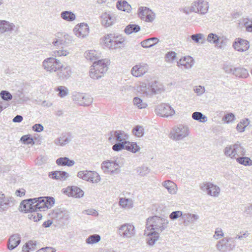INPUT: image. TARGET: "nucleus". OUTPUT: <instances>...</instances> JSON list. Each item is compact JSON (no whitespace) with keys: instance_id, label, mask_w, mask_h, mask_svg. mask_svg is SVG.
<instances>
[{"instance_id":"1","label":"nucleus","mask_w":252,"mask_h":252,"mask_svg":"<svg viewBox=\"0 0 252 252\" xmlns=\"http://www.w3.org/2000/svg\"><path fill=\"white\" fill-rule=\"evenodd\" d=\"M168 223L169 221L167 219L155 216L147 219L146 228L148 230L158 232V234H159L167 227Z\"/></svg>"},{"instance_id":"2","label":"nucleus","mask_w":252,"mask_h":252,"mask_svg":"<svg viewBox=\"0 0 252 252\" xmlns=\"http://www.w3.org/2000/svg\"><path fill=\"white\" fill-rule=\"evenodd\" d=\"M103 41L109 49L122 48L125 46V38L121 34H107L103 38Z\"/></svg>"},{"instance_id":"3","label":"nucleus","mask_w":252,"mask_h":252,"mask_svg":"<svg viewBox=\"0 0 252 252\" xmlns=\"http://www.w3.org/2000/svg\"><path fill=\"white\" fill-rule=\"evenodd\" d=\"M190 134L189 127L186 125H179L174 126L169 134V137L175 141L184 140Z\"/></svg>"},{"instance_id":"4","label":"nucleus","mask_w":252,"mask_h":252,"mask_svg":"<svg viewBox=\"0 0 252 252\" xmlns=\"http://www.w3.org/2000/svg\"><path fill=\"white\" fill-rule=\"evenodd\" d=\"M61 64L59 60L54 57H49L43 60L42 66L47 72L53 73L60 69Z\"/></svg>"},{"instance_id":"5","label":"nucleus","mask_w":252,"mask_h":252,"mask_svg":"<svg viewBox=\"0 0 252 252\" xmlns=\"http://www.w3.org/2000/svg\"><path fill=\"white\" fill-rule=\"evenodd\" d=\"M72 99L75 103L83 106H89L93 101V97L90 95L77 92H75L72 94Z\"/></svg>"},{"instance_id":"6","label":"nucleus","mask_w":252,"mask_h":252,"mask_svg":"<svg viewBox=\"0 0 252 252\" xmlns=\"http://www.w3.org/2000/svg\"><path fill=\"white\" fill-rule=\"evenodd\" d=\"M209 9L208 3L203 0H198L192 2L189 7V11L202 15L207 13Z\"/></svg>"},{"instance_id":"7","label":"nucleus","mask_w":252,"mask_h":252,"mask_svg":"<svg viewBox=\"0 0 252 252\" xmlns=\"http://www.w3.org/2000/svg\"><path fill=\"white\" fill-rule=\"evenodd\" d=\"M108 140L111 143H114L116 142H121L128 139V135L124 131L112 130L107 135Z\"/></svg>"},{"instance_id":"8","label":"nucleus","mask_w":252,"mask_h":252,"mask_svg":"<svg viewBox=\"0 0 252 252\" xmlns=\"http://www.w3.org/2000/svg\"><path fill=\"white\" fill-rule=\"evenodd\" d=\"M200 189L209 195L218 197L220 195V188L217 185L210 182L203 183L200 186Z\"/></svg>"},{"instance_id":"9","label":"nucleus","mask_w":252,"mask_h":252,"mask_svg":"<svg viewBox=\"0 0 252 252\" xmlns=\"http://www.w3.org/2000/svg\"><path fill=\"white\" fill-rule=\"evenodd\" d=\"M19 26L18 25H15L8 21L0 20V33H4L9 32L12 33H18L19 32Z\"/></svg>"},{"instance_id":"10","label":"nucleus","mask_w":252,"mask_h":252,"mask_svg":"<svg viewBox=\"0 0 252 252\" xmlns=\"http://www.w3.org/2000/svg\"><path fill=\"white\" fill-rule=\"evenodd\" d=\"M118 233L124 238H130L135 234V227L129 223H125L119 227Z\"/></svg>"},{"instance_id":"11","label":"nucleus","mask_w":252,"mask_h":252,"mask_svg":"<svg viewBox=\"0 0 252 252\" xmlns=\"http://www.w3.org/2000/svg\"><path fill=\"white\" fill-rule=\"evenodd\" d=\"M149 65L145 63H140L132 67L131 69L132 75L136 77H140L145 74L149 70Z\"/></svg>"},{"instance_id":"12","label":"nucleus","mask_w":252,"mask_h":252,"mask_svg":"<svg viewBox=\"0 0 252 252\" xmlns=\"http://www.w3.org/2000/svg\"><path fill=\"white\" fill-rule=\"evenodd\" d=\"M158 115L162 117H168L173 116L175 111L170 106L165 103H162L158 106L155 110Z\"/></svg>"},{"instance_id":"13","label":"nucleus","mask_w":252,"mask_h":252,"mask_svg":"<svg viewBox=\"0 0 252 252\" xmlns=\"http://www.w3.org/2000/svg\"><path fill=\"white\" fill-rule=\"evenodd\" d=\"M234 239L230 237H224L219 241L216 244V248L221 252H226L231 249L230 242H233Z\"/></svg>"},{"instance_id":"14","label":"nucleus","mask_w":252,"mask_h":252,"mask_svg":"<svg viewBox=\"0 0 252 252\" xmlns=\"http://www.w3.org/2000/svg\"><path fill=\"white\" fill-rule=\"evenodd\" d=\"M101 22L105 27L112 26L116 21V15L110 12H104L101 16Z\"/></svg>"},{"instance_id":"15","label":"nucleus","mask_w":252,"mask_h":252,"mask_svg":"<svg viewBox=\"0 0 252 252\" xmlns=\"http://www.w3.org/2000/svg\"><path fill=\"white\" fill-rule=\"evenodd\" d=\"M119 166L118 163L113 160H107L104 161L101 163V168L105 173H114L119 169Z\"/></svg>"},{"instance_id":"16","label":"nucleus","mask_w":252,"mask_h":252,"mask_svg":"<svg viewBox=\"0 0 252 252\" xmlns=\"http://www.w3.org/2000/svg\"><path fill=\"white\" fill-rule=\"evenodd\" d=\"M35 199H29L21 202L20 210L25 213L34 212V204L36 203Z\"/></svg>"},{"instance_id":"17","label":"nucleus","mask_w":252,"mask_h":252,"mask_svg":"<svg viewBox=\"0 0 252 252\" xmlns=\"http://www.w3.org/2000/svg\"><path fill=\"white\" fill-rule=\"evenodd\" d=\"M233 47L238 51L244 52L249 48V43L246 40L238 38L233 43Z\"/></svg>"},{"instance_id":"18","label":"nucleus","mask_w":252,"mask_h":252,"mask_svg":"<svg viewBox=\"0 0 252 252\" xmlns=\"http://www.w3.org/2000/svg\"><path fill=\"white\" fill-rule=\"evenodd\" d=\"M89 29L88 25L81 23L80 25L76 26L73 29L75 34L78 37L84 38L88 35Z\"/></svg>"},{"instance_id":"19","label":"nucleus","mask_w":252,"mask_h":252,"mask_svg":"<svg viewBox=\"0 0 252 252\" xmlns=\"http://www.w3.org/2000/svg\"><path fill=\"white\" fill-rule=\"evenodd\" d=\"M225 69L226 72H232L239 77L246 78L249 75L248 70L242 67L231 68L226 66Z\"/></svg>"},{"instance_id":"20","label":"nucleus","mask_w":252,"mask_h":252,"mask_svg":"<svg viewBox=\"0 0 252 252\" xmlns=\"http://www.w3.org/2000/svg\"><path fill=\"white\" fill-rule=\"evenodd\" d=\"M177 66L179 67L185 69H190L192 67L194 64V60L190 56H186L181 59L177 63Z\"/></svg>"},{"instance_id":"21","label":"nucleus","mask_w":252,"mask_h":252,"mask_svg":"<svg viewBox=\"0 0 252 252\" xmlns=\"http://www.w3.org/2000/svg\"><path fill=\"white\" fill-rule=\"evenodd\" d=\"M65 192L68 196L75 198H80L84 195V191L76 186L67 187L66 189Z\"/></svg>"},{"instance_id":"22","label":"nucleus","mask_w":252,"mask_h":252,"mask_svg":"<svg viewBox=\"0 0 252 252\" xmlns=\"http://www.w3.org/2000/svg\"><path fill=\"white\" fill-rule=\"evenodd\" d=\"M21 243V236L19 234H14L11 235L8 240L7 248L9 250L16 248Z\"/></svg>"},{"instance_id":"23","label":"nucleus","mask_w":252,"mask_h":252,"mask_svg":"<svg viewBox=\"0 0 252 252\" xmlns=\"http://www.w3.org/2000/svg\"><path fill=\"white\" fill-rule=\"evenodd\" d=\"M94 67H97L98 72L103 75L106 72L108 68V61L106 59L98 60V61L94 62L93 65Z\"/></svg>"},{"instance_id":"24","label":"nucleus","mask_w":252,"mask_h":252,"mask_svg":"<svg viewBox=\"0 0 252 252\" xmlns=\"http://www.w3.org/2000/svg\"><path fill=\"white\" fill-rule=\"evenodd\" d=\"M12 198L11 197H6L3 193H0V212H3L6 211L10 204L12 202Z\"/></svg>"},{"instance_id":"25","label":"nucleus","mask_w":252,"mask_h":252,"mask_svg":"<svg viewBox=\"0 0 252 252\" xmlns=\"http://www.w3.org/2000/svg\"><path fill=\"white\" fill-rule=\"evenodd\" d=\"M161 185L165 188L168 192L172 195L177 193L178 187L177 185L171 180H166L161 183Z\"/></svg>"},{"instance_id":"26","label":"nucleus","mask_w":252,"mask_h":252,"mask_svg":"<svg viewBox=\"0 0 252 252\" xmlns=\"http://www.w3.org/2000/svg\"><path fill=\"white\" fill-rule=\"evenodd\" d=\"M57 71L58 76L62 79L68 78L72 73L71 67L69 66L63 67L61 64V68Z\"/></svg>"},{"instance_id":"27","label":"nucleus","mask_w":252,"mask_h":252,"mask_svg":"<svg viewBox=\"0 0 252 252\" xmlns=\"http://www.w3.org/2000/svg\"><path fill=\"white\" fill-rule=\"evenodd\" d=\"M150 89L153 95L161 93L164 91V87L160 83L154 81L150 83Z\"/></svg>"},{"instance_id":"28","label":"nucleus","mask_w":252,"mask_h":252,"mask_svg":"<svg viewBox=\"0 0 252 252\" xmlns=\"http://www.w3.org/2000/svg\"><path fill=\"white\" fill-rule=\"evenodd\" d=\"M49 176L53 179L64 181L68 177L69 175L65 171H55L50 172Z\"/></svg>"},{"instance_id":"29","label":"nucleus","mask_w":252,"mask_h":252,"mask_svg":"<svg viewBox=\"0 0 252 252\" xmlns=\"http://www.w3.org/2000/svg\"><path fill=\"white\" fill-rule=\"evenodd\" d=\"M34 199H35V201H36L33 206L35 211H44L45 209H47V204H46L44 197L34 198Z\"/></svg>"},{"instance_id":"30","label":"nucleus","mask_w":252,"mask_h":252,"mask_svg":"<svg viewBox=\"0 0 252 252\" xmlns=\"http://www.w3.org/2000/svg\"><path fill=\"white\" fill-rule=\"evenodd\" d=\"M233 144L236 158L240 156H244L246 155V151L240 142L237 141Z\"/></svg>"},{"instance_id":"31","label":"nucleus","mask_w":252,"mask_h":252,"mask_svg":"<svg viewBox=\"0 0 252 252\" xmlns=\"http://www.w3.org/2000/svg\"><path fill=\"white\" fill-rule=\"evenodd\" d=\"M119 204L123 209H130L133 207V201L131 199L122 197L119 199Z\"/></svg>"},{"instance_id":"32","label":"nucleus","mask_w":252,"mask_h":252,"mask_svg":"<svg viewBox=\"0 0 252 252\" xmlns=\"http://www.w3.org/2000/svg\"><path fill=\"white\" fill-rule=\"evenodd\" d=\"M71 140V136L67 134H62L60 137L56 139L54 142L56 145L63 146L68 144Z\"/></svg>"},{"instance_id":"33","label":"nucleus","mask_w":252,"mask_h":252,"mask_svg":"<svg viewBox=\"0 0 252 252\" xmlns=\"http://www.w3.org/2000/svg\"><path fill=\"white\" fill-rule=\"evenodd\" d=\"M85 56L88 60L95 62L100 58V53L96 50H91L85 52Z\"/></svg>"},{"instance_id":"34","label":"nucleus","mask_w":252,"mask_h":252,"mask_svg":"<svg viewBox=\"0 0 252 252\" xmlns=\"http://www.w3.org/2000/svg\"><path fill=\"white\" fill-rule=\"evenodd\" d=\"M199 218V217L197 215L192 214L190 213H185L184 214L183 219L184 220V223L186 224L190 223H193Z\"/></svg>"},{"instance_id":"35","label":"nucleus","mask_w":252,"mask_h":252,"mask_svg":"<svg viewBox=\"0 0 252 252\" xmlns=\"http://www.w3.org/2000/svg\"><path fill=\"white\" fill-rule=\"evenodd\" d=\"M14 101L16 103L21 104L30 100V98L24 95L21 91L18 90L13 96Z\"/></svg>"},{"instance_id":"36","label":"nucleus","mask_w":252,"mask_h":252,"mask_svg":"<svg viewBox=\"0 0 252 252\" xmlns=\"http://www.w3.org/2000/svg\"><path fill=\"white\" fill-rule=\"evenodd\" d=\"M158 41L159 40L157 37H151L142 41L141 45L143 48H147L154 46Z\"/></svg>"},{"instance_id":"37","label":"nucleus","mask_w":252,"mask_h":252,"mask_svg":"<svg viewBox=\"0 0 252 252\" xmlns=\"http://www.w3.org/2000/svg\"><path fill=\"white\" fill-rule=\"evenodd\" d=\"M125 149L132 153H136L140 150V147L135 142L125 141Z\"/></svg>"},{"instance_id":"38","label":"nucleus","mask_w":252,"mask_h":252,"mask_svg":"<svg viewBox=\"0 0 252 252\" xmlns=\"http://www.w3.org/2000/svg\"><path fill=\"white\" fill-rule=\"evenodd\" d=\"M56 162L58 165L68 166H72L75 163L74 160L69 159L68 158L66 157L60 158H58L56 160Z\"/></svg>"},{"instance_id":"39","label":"nucleus","mask_w":252,"mask_h":252,"mask_svg":"<svg viewBox=\"0 0 252 252\" xmlns=\"http://www.w3.org/2000/svg\"><path fill=\"white\" fill-rule=\"evenodd\" d=\"M55 217L57 219L61 220L62 221H66L69 218V214L67 211L59 210L56 212Z\"/></svg>"},{"instance_id":"40","label":"nucleus","mask_w":252,"mask_h":252,"mask_svg":"<svg viewBox=\"0 0 252 252\" xmlns=\"http://www.w3.org/2000/svg\"><path fill=\"white\" fill-rule=\"evenodd\" d=\"M224 154L232 159H236L234 144L227 145L223 150Z\"/></svg>"},{"instance_id":"41","label":"nucleus","mask_w":252,"mask_h":252,"mask_svg":"<svg viewBox=\"0 0 252 252\" xmlns=\"http://www.w3.org/2000/svg\"><path fill=\"white\" fill-rule=\"evenodd\" d=\"M138 92L142 93L145 96L152 95V92L150 89V83L148 85H147L145 83H142L138 87Z\"/></svg>"},{"instance_id":"42","label":"nucleus","mask_w":252,"mask_h":252,"mask_svg":"<svg viewBox=\"0 0 252 252\" xmlns=\"http://www.w3.org/2000/svg\"><path fill=\"white\" fill-rule=\"evenodd\" d=\"M140 27L135 24H129L125 29V32L126 34H130L132 33H136L140 30Z\"/></svg>"},{"instance_id":"43","label":"nucleus","mask_w":252,"mask_h":252,"mask_svg":"<svg viewBox=\"0 0 252 252\" xmlns=\"http://www.w3.org/2000/svg\"><path fill=\"white\" fill-rule=\"evenodd\" d=\"M61 18L66 21L72 22L74 21L76 16L71 11H64L61 14Z\"/></svg>"},{"instance_id":"44","label":"nucleus","mask_w":252,"mask_h":252,"mask_svg":"<svg viewBox=\"0 0 252 252\" xmlns=\"http://www.w3.org/2000/svg\"><path fill=\"white\" fill-rule=\"evenodd\" d=\"M117 7L119 10L127 12L130 11L131 9L130 5L125 0L118 1L117 3Z\"/></svg>"},{"instance_id":"45","label":"nucleus","mask_w":252,"mask_h":252,"mask_svg":"<svg viewBox=\"0 0 252 252\" xmlns=\"http://www.w3.org/2000/svg\"><path fill=\"white\" fill-rule=\"evenodd\" d=\"M147 235L149 237L147 240V243L150 246H153L159 238V234H158V232L155 233L151 232L148 233Z\"/></svg>"},{"instance_id":"46","label":"nucleus","mask_w":252,"mask_h":252,"mask_svg":"<svg viewBox=\"0 0 252 252\" xmlns=\"http://www.w3.org/2000/svg\"><path fill=\"white\" fill-rule=\"evenodd\" d=\"M191 117L193 120L201 123H205L207 121V117L200 112H193L192 114Z\"/></svg>"},{"instance_id":"47","label":"nucleus","mask_w":252,"mask_h":252,"mask_svg":"<svg viewBox=\"0 0 252 252\" xmlns=\"http://www.w3.org/2000/svg\"><path fill=\"white\" fill-rule=\"evenodd\" d=\"M97 68V67H94V65L91 66L90 76L92 79H98L104 75L103 74L100 73V72H98Z\"/></svg>"},{"instance_id":"48","label":"nucleus","mask_w":252,"mask_h":252,"mask_svg":"<svg viewBox=\"0 0 252 252\" xmlns=\"http://www.w3.org/2000/svg\"><path fill=\"white\" fill-rule=\"evenodd\" d=\"M150 9L146 7L141 6L138 8V16L142 20L144 21L147 14H148Z\"/></svg>"},{"instance_id":"49","label":"nucleus","mask_w":252,"mask_h":252,"mask_svg":"<svg viewBox=\"0 0 252 252\" xmlns=\"http://www.w3.org/2000/svg\"><path fill=\"white\" fill-rule=\"evenodd\" d=\"M101 237L98 234H93L90 235L86 240V242L88 244H94L100 241Z\"/></svg>"},{"instance_id":"50","label":"nucleus","mask_w":252,"mask_h":252,"mask_svg":"<svg viewBox=\"0 0 252 252\" xmlns=\"http://www.w3.org/2000/svg\"><path fill=\"white\" fill-rule=\"evenodd\" d=\"M236 161L240 164L245 166L252 165V160L247 157H238L236 158Z\"/></svg>"},{"instance_id":"51","label":"nucleus","mask_w":252,"mask_h":252,"mask_svg":"<svg viewBox=\"0 0 252 252\" xmlns=\"http://www.w3.org/2000/svg\"><path fill=\"white\" fill-rule=\"evenodd\" d=\"M241 23L245 27L247 31L252 32V19L243 18L241 19Z\"/></svg>"},{"instance_id":"52","label":"nucleus","mask_w":252,"mask_h":252,"mask_svg":"<svg viewBox=\"0 0 252 252\" xmlns=\"http://www.w3.org/2000/svg\"><path fill=\"white\" fill-rule=\"evenodd\" d=\"M55 91L58 92V96L64 97L68 94V89L64 86H60L55 89Z\"/></svg>"},{"instance_id":"53","label":"nucleus","mask_w":252,"mask_h":252,"mask_svg":"<svg viewBox=\"0 0 252 252\" xmlns=\"http://www.w3.org/2000/svg\"><path fill=\"white\" fill-rule=\"evenodd\" d=\"M35 242L30 241L23 246L22 251L25 252H29L30 251H34L35 250Z\"/></svg>"},{"instance_id":"54","label":"nucleus","mask_w":252,"mask_h":252,"mask_svg":"<svg viewBox=\"0 0 252 252\" xmlns=\"http://www.w3.org/2000/svg\"><path fill=\"white\" fill-rule=\"evenodd\" d=\"M133 102L134 105L139 109L145 108L147 106V103L143 102L140 98L138 97L133 98Z\"/></svg>"},{"instance_id":"55","label":"nucleus","mask_w":252,"mask_h":252,"mask_svg":"<svg viewBox=\"0 0 252 252\" xmlns=\"http://www.w3.org/2000/svg\"><path fill=\"white\" fill-rule=\"evenodd\" d=\"M91 174V171H81L77 173V176L84 180L89 181Z\"/></svg>"},{"instance_id":"56","label":"nucleus","mask_w":252,"mask_h":252,"mask_svg":"<svg viewBox=\"0 0 252 252\" xmlns=\"http://www.w3.org/2000/svg\"><path fill=\"white\" fill-rule=\"evenodd\" d=\"M0 96L1 99L6 101H9L13 98V96L8 91L2 90L0 92Z\"/></svg>"},{"instance_id":"57","label":"nucleus","mask_w":252,"mask_h":252,"mask_svg":"<svg viewBox=\"0 0 252 252\" xmlns=\"http://www.w3.org/2000/svg\"><path fill=\"white\" fill-rule=\"evenodd\" d=\"M150 172V169L145 166H142L137 168V172L141 176H144L148 174Z\"/></svg>"},{"instance_id":"58","label":"nucleus","mask_w":252,"mask_h":252,"mask_svg":"<svg viewBox=\"0 0 252 252\" xmlns=\"http://www.w3.org/2000/svg\"><path fill=\"white\" fill-rule=\"evenodd\" d=\"M37 212L35 211L34 212H31V214L29 215V218L34 221L40 220L42 219V216L40 213Z\"/></svg>"},{"instance_id":"59","label":"nucleus","mask_w":252,"mask_h":252,"mask_svg":"<svg viewBox=\"0 0 252 252\" xmlns=\"http://www.w3.org/2000/svg\"><path fill=\"white\" fill-rule=\"evenodd\" d=\"M133 133L137 137H142L144 135V128L142 126H137L132 130Z\"/></svg>"},{"instance_id":"60","label":"nucleus","mask_w":252,"mask_h":252,"mask_svg":"<svg viewBox=\"0 0 252 252\" xmlns=\"http://www.w3.org/2000/svg\"><path fill=\"white\" fill-rule=\"evenodd\" d=\"M190 38L194 42L199 43L200 42V41L204 39V35L201 33H196L191 35Z\"/></svg>"},{"instance_id":"61","label":"nucleus","mask_w":252,"mask_h":252,"mask_svg":"<svg viewBox=\"0 0 252 252\" xmlns=\"http://www.w3.org/2000/svg\"><path fill=\"white\" fill-rule=\"evenodd\" d=\"M69 52L66 50L62 49L60 50H55L52 52V57H58L61 56H66L69 54Z\"/></svg>"},{"instance_id":"62","label":"nucleus","mask_w":252,"mask_h":252,"mask_svg":"<svg viewBox=\"0 0 252 252\" xmlns=\"http://www.w3.org/2000/svg\"><path fill=\"white\" fill-rule=\"evenodd\" d=\"M100 177L97 173L94 171H92V174L90 175L89 181L92 182V183H97L100 181Z\"/></svg>"},{"instance_id":"63","label":"nucleus","mask_w":252,"mask_h":252,"mask_svg":"<svg viewBox=\"0 0 252 252\" xmlns=\"http://www.w3.org/2000/svg\"><path fill=\"white\" fill-rule=\"evenodd\" d=\"M21 141L24 144L33 145L34 140L30 135H25L21 138Z\"/></svg>"},{"instance_id":"64","label":"nucleus","mask_w":252,"mask_h":252,"mask_svg":"<svg viewBox=\"0 0 252 252\" xmlns=\"http://www.w3.org/2000/svg\"><path fill=\"white\" fill-rule=\"evenodd\" d=\"M219 37L218 36L213 33L208 34L207 37V40L209 42L211 43H217L219 42Z\"/></svg>"}]
</instances>
